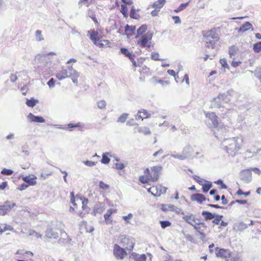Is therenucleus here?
<instances>
[{
	"mask_svg": "<svg viewBox=\"0 0 261 261\" xmlns=\"http://www.w3.org/2000/svg\"><path fill=\"white\" fill-rule=\"evenodd\" d=\"M201 214L206 221L213 219L215 218L214 215H213L212 213L207 211H202Z\"/></svg>",
	"mask_w": 261,
	"mask_h": 261,
	"instance_id": "32",
	"label": "nucleus"
},
{
	"mask_svg": "<svg viewBox=\"0 0 261 261\" xmlns=\"http://www.w3.org/2000/svg\"><path fill=\"white\" fill-rule=\"evenodd\" d=\"M228 223L227 222H225L224 221H223L222 219H221V221L220 222L219 225V228H222L223 227H225L228 225Z\"/></svg>",
	"mask_w": 261,
	"mask_h": 261,
	"instance_id": "54",
	"label": "nucleus"
},
{
	"mask_svg": "<svg viewBox=\"0 0 261 261\" xmlns=\"http://www.w3.org/2000/svg\"><path fill=\"white\" fill-rule=\"evenodd\" d=\"M252 28V24L249 22H246L244 24H243L238 30V32L239 33H242L245 31H247L250 30Z\"/></svg>",
	"mask_w": 261,
	"mask_h": 261,
	"instance_id": "26",
	"label": "nucleus"
},
{
	"mask_svg": "<svg viewBox=\"0 0 261 261\" xmlns=\"http://www.w3.org/2000/svg\"><path fill=\"white\" fill-rule=\"evenodd\" d=\"M126 249L120 247L118 244H115L113 249V254L117 259H122L127 255Z\"/></svg>",
	"mask_w": 261,
	"mask_h": 261,
	"instance_id": "10",
	"label": "nucleus"
},
{
	"mask_svg": "<svg viewBox=\"0 0 261 261\" xmlns=\"http://www.w3.org/2000/svg\"><path fill=\"white\" fill-rule=\"evenodd\" d=\"M256 77L261 80V67L257 68L256 70Z\"/></svg>",
	"mask_w": 261,
	"mask_h": 261,
	"instance_id": "63",
	"label": "nucleus"
},
{
	"mask_svg": "<svg viewBox=\"0 0 261 261\" xmlns=\"http://www.w3.org/2000/svg\"><path fill=\"white\" fill-rule=\"evenodd\" d=\"M36 37L38 41H41L43 40V37L42 35V32L40 30H37L36 32Z\"/></svg>",
	"mask_w": 261,
	"mask_h": 261,
	"instance_id": "52",
	"label": "nucleus"
},
{
	"mask_svg": "<svg viewBox=\"0 0 261 261\" xmlns=\"http://www.w3.org/2000/svg\"><path fill=\"white\" fill-rule=\"evenodd\" d=\"M11 210L10 205H0V215H5Z\"/></svg>",
	"mask_w": 261,
	"mask_h": 261,
	"instance_id": "29",
	"label": "nucleus"
},
{
	"mask_svg": "<svg viewBox=\"0 0 261 261\" xmlns=\"http://www.w3.org/2000/svg\"><path fill=\"white\" fill-rule=\"evenodd\" d=\"M79 77V73L74 69H73L72 66L69 67L68 77L71 78L73 83H77V79Z\"/></svg>",
	"mask_w": 261,
	"mask_h": 261,
	"instance_id": "20",
	"label": "nucleus"
},
{
	"mask_svg": "<svg viewBox=\"0 0 261 261\" xmlns=\"http://www.w3.org/2000/svg\"><path fill=\"white\" fill-rule=\"evenodd\" d=\"M150 116V114L147 110L145 109H141L138 111L136 118V119H141L142 120H143V119L149 118Z\"/></svg>",
	"mask_w": 261,
	"mask_h": 261,
	"instance_id": "22",
	"label": "nucleus"
},
{
	"mask_svg": "<svg viewBox=\"0 0 261 261\" xmlns=\"http://www.w3.org/2000/svg\"><path fill=\"white\" fill-rule=\"evenodd\" d=\"M128 114L123 113L118 119V122L120 123H124L127 119Z\"/></svg>",
	"mask_w": 261,
	"mask_h": 261,
	"instance_id": "46",
	"label": "nucleus"
},
{
	"mask_svg": "<svg viewBox=\"0 0 261 261\" xmlns=\"http://www.w3.org/2000/svg\"><path fill=\"white\" fill-rule=\"evenodd\" d=\"M81 226L84 227L86 232H91L94 230V227L88 225L86 221H82L81 223Z\"/></svg>",
	"mask_w": 261,
	"mask_h": 261,
	"instance_id": "33",
	"label": "nucleus"
},
{
	"mask_svg": "<svg viewBox=\"0 0 261 261\" xmlns=\"http://www.w3.org/2000/svg\"><path fill=\"white\" fill-rule=\"evenodd\" d=\"M70 196V201L72 205L70 206L69 211L75 212L81 218L84 217L86 213L83 211L87 212L88 209L87 205L89 202L88 199L80 197L78 195L74 196L73 192H71Z\"/></svg>",
	"mask_w": 261,
	"mask_h": 261,
	"instance_id": "1",
	"label": "nucleus"
},
{
	"mask_svg": "<svg viewBox=\"0 0 261 261\" xmlns=\"http://www.w3.org/2000/svg\"><path fill=\"white\" fill-rule=\"evenodd\" d=\"M241 64V62L240 61H232V62H231V66L233 67H237L238 66H239L240 64Z\"/></svg>",
	"mask_w": 261,
	"mask_h": 261,
	"instance_id": "60",
	"label": "nucleus"
},
{
	"mask_svg": "<svg viewBox=\"0 0 261 261\" xmlns=\"http://www.w3.org/2000/svg\"><path fill=\"white\" fill-rule=\"evenodd\" d=\"M101 162L105 164H108L110 162V159L109 158L108 153H103L102 154Z\"/></svg>",
	"mask_w": 261,
	"mask_h": 261,
	"instance_id": "40",
	"label": "nucleus"
},
{
	"mask_svg": "<svg viewBox=\"0 0 261 261\" xmlns=\"http://www.w3.org/2000/svg\"><path fill=\"white\" fill-rule=\"evenodd\" d=\"M166 0H158L152 4V8L158 9V10H160L164 6Z\"/></svg>",
	"mask_w": 261,
	"mask_h": 261,
	"instance_id": "31",
	"label": "nucleus"
},
{
	"mask_svg": "<svg viewBox=\"0 0 261 261\" xmlns=\"http://www.w3.org/2000/svg\"><path fill=\"white\" fill-rule=\"evenodd\" d=\"M147 191L154 196H159L164 192L163 188L160 185L152 186L147 188Z\"/></svg>",
	"mask_w": 261,
	"mask_h": 261,
	"instance_id": "14",
	"label": "nucleus"
},
{
	"mask_svg": "<svg viewBox=\"0 0 261 261\" xmlns=\"http://www.w3.org/2000/svg\"><path fill=\"white\" fill-rule=\"evenodd\" d=\"M11 226L6 224H2L0 226V233L5 232L6 230H10Z\"/></svg>",
	"mask_w": 261,
	"mask_h": 261,
	"instance_id": "45",
	"label": "nucleus"
},
{
	"mask_svg": "<svg viewBox=\"0 0 261 261\" xmlns=\"http://www.w3.org/2000/svg\"><path fill=\"white\" fill-rule=\"evenodd\" d=\"M134 132L135 133H139L145 135H147L151 133L150 130L148 127H141L139 126L138 124H136L134 128Z\"/></svg>",
	"mask_w": 261,
	"mask_h": 261,
	"instance_id": "21",
	"label": "nucleus"
},
{
	"mask_svg": "<svg viewBox=\"0 0 261 261\" xmlns=\"http://www.w3.org/2000/svg\"><path fill=\"white\" fill-rule=\"evenodd\" d=\"M55 84V81L53 78L51 79L48 82L47 85L49 86V87H51L54 86Z\"/></svg>",
	"mask_w": 261,
	"mask_h": 261,
	"instance_id": "61",
	"label": "nucleus"
},
{
	"mask_svg": "<svg viewBox=\"0 0 261 261\" xmlns=\"http://www.w3.org/2000/svg\"><path fill=\"white\" fill-rule=\"evenodd\" d=\"M160 224L162 228L163 229L171 225V223L168 221H162L160 222Z\"/></svg>",
	"mask_w": 261,
	"mask_h": 261,
	"instance_id": "50",
	"label": "nucleus"
},
{
	"mask_svg": "<svg viewBox=\"0 0 261 261\" xmlns=\"http://www.w3.org/2000/svg\"><path fill=\"white\" fill-rule=\"evenodd\" d=\"M120 244L125 249L128 251H132L135 245L134 239L125 236L120 237Z\"/></svg>",
	"mask_w": 261,
	"mask_h": 261,
	"instance_id": "8",
	"label": "nucleus"
},
{
	"mask_svg": "<svg viewBox=\"0 0 261 261\" xmlns=\"http://www.w3.org/2000/svg\"><path fill=\"white\" fill-rule=\"evenodd\" d=\"M22 179L27 183L29 186H35L37 184V177L33 174L23 176Z\"/></svg>",
	"mask_w": 261,
	"mask_h": 261,
	"instance_id": "17",
	"label": "nucleus"
},
{
	"mask_svg": "<svg viewBox=\"0 0 261 261\" xmlns=\"http://www.w3.org/2000/svg\"><path fill=\"white\" fill-rule=\"evenodd\" d=\"M120 12L123 14V16L127 18L128 16V9L126 5H121Z\"/></svg>",
	"mask_w": 261,
	"mask_h": 261,
	"instance_id": "39",
	"label": "nucleus"
},
{
	"mask_svg": "<svg viewBox=\"0 0 261 261\" xmlns=\"http://www.w3.org/2000/svg\"><path fill=\"white\" fill-rule=\"evenodd\" d=\"M81 126V124L80 123H69L67 125V128L69 130H72L73 128L74 127H80Z\"/></svg>",
	"mask_w": 261,
	"mask_h": 261,
	"instance_id": "43",
	"label": "nucleus"
},
{
	"mask_svg": "<svg viewBox=\"0 0 261 261\" xmlns=\"http://www.w3.org/2000/svg\"><path fill=\"white\" fill-rule=\"evenodd\" d=\"M28 118H29L30 120L32 122H39V123H43L45 122V120L42 117L36 116L34 115L32 113H30L29 115Z\"/></svg>",
	"mask_w": 261,
	"mask_h": 261,
	"instance_id": "25",
	"label": "nucleus"
},
{
	"mask_svg": "<svg viewBox=\"0 0 261 261\" xmlns=\"http://www.w3.org/2000/svg\"><path fill=\"white\" fill-rule=\"evenodd\" d=\"M253 48L254 52L259 53L261 51V42L254 44Z\"/></svg>",
	"mask_w": 261,
	"mask_h": 261,
	"instance_id": "41",
	"label": "nucleus"
},
{
	"mask_svg": "<svg viewBox=\"0 0 261 261\" xmlns=\"http://www.w3.org/2000/svg\"><path fill=\"white\" fill-rule=\"evenodd\" d=\"M193 227L195 230L196 234L201 239L204 240L205 239L207 226L205 223L202 222L201 221H198Z\"/></svg>",
	"mask_w": 261,
	"mask_h": 261,
	"instance_id": "7",
	"label": "nucleus"
},
{
	"mask_svg": "<svg viewBox=\"0 0 261 261\" xmlns=\"http://www.w3.org/2000/svg\"><path fill=\"white\" fill-rule=\"evenodd\" d=\"M168 128L172 132L177 130H184L185 129V126L180 121L175 122L174 124L170 125Z\"/></svg>",
	"mask_w": 261,
	"mask_h": 261,
	"instance_id": "19",
	"label": "nucleus"
},
{
	"mask_svg": "<svg viewBox=\"0 0 261 261\" xmlns=\"http://www.w3.org/2000/svg\"><path fill=\"white\" fill-rule=\"evenodd\" d=\"M146 256L145 254H141L138 258V261H146Z\"/></svg>",
	"mask_w": 261,
	"mask_h": 261,
	"instance_id": "64",
	"label": "nucleus"
},
{
	"mask_svg": "<svg viewBox=\"0 0 261 261\" xmlns=\"http://www.w3.org/2000/svg\"><path fill=\"white\" fill-rule=\"evenodd\" d=\"M238 51V48L234 45L230 46L229 48V55L230 57L231 58L232 56L236 55Z\"/></svg>",
	"mask_w": 261,
	"mask_h": 261,
	"instance_id": "38",
	"label": "nucleus"
},
{
	"mask_svg": "<svg viewBox=\"0 0 261 261\" xmlns=\"http://www.w3.org/2000/svg\"><path fill=\"white\" fill-rule=\"evenodd\" d=\"M147 30V25H141L137 31V35L136 36L135 38L136 39L138 38L139 37V36H141L142 35H143L144 33Z\"/></svg>",
	"mask_w": 261,
	"mask_h": 261,
	"instance_id": "34",
	"label": "nucleus"
},
{
	"mask_svg": "<svg viewBox=\"0 0 261 261\" xmlns=\"http://www.w3.org/2000/svg\"><path fill=\"white\" fill-rule=\"evenodd\" d=\"M189 2L181 4L177 9L174 10V12L177 13L185 9L189 5Z\"/></svg>",
	"mask_w": 261,
	"mask_h": 261,
	"instance_id": "42",
	"label": "nucleus"
},
{
	"mask_svg": "<svg viewBox=\"0 0 261 261\" xmlns=\"http://www.w3.org/2000/svg\"><path fill=\"white\" fill-rule=\"evenodd\" d=\"M84 163L88 166L92 167V166L95 165L96 164V162H92V161H84Z\"/></svg>",
	"mask_w": 261,
	"mask_h": 261,
	"instance_id": "56",
	"label": "nucleus"
},
{
	"mask_svg": "<svg viewBox=\"0 0 261 261\" xmlns=\"http://www.w3.org/2000/svg\"><path fill=\"white\" fill-rule=\"evenodd\" d=\"M182 219L193 227L198 222L201 221L200 216H197L193 214H189L183 216Z\"/></svg>",
	"mask_w": 261,
	"mask_h": 261,
	"instance_id": "12",
	"label": "nucleus"
},
{
	"mask_svg": "<svg viewBox=\"0 0 261 261\" xmlns=\"http://www.w3.org/2000/svg\"><path fill=\"white\" fill-rule=\"evenodd\" d=\"M79 5L82 6L84 5L86 7H89L90 5V3L89 2V0H80L79 2Z\"/></svg>",
	"mask_w": 261,
	"mask_h": 261,
	"instance_id": "55",
	"label": "nucleus"
},
{
	"mask_svg": "<svg viewBox=\"0 0 261 261\" xmlns=\"http://www.w3.org/2000/svg\"><path fill=\"white\" fill-rule=\"evenodd\" d=\"M218 185H220L221 186V189H226V186L223 182L221 180H218L216 182Z\"/></svg>",
	"mask_w": 261,
	"mask_h": 261,
	"instance_id": "59",
	"label": "nucleus"
},
{
	"mask_svg": "<svg viewBox=\"0 0 261 261\" xmlns=\"http://www.w3.org/2000/svg\"><path fill=\"white\" fill-rule=\"evenodd\" d=\"M165 205H163L162 206V210L164 211H166L167 210H174L175 206L174 205H168V208H166L165 206Z\"/></svg>",
	"mask_w": 261,
	"mask_h": 261,
	"instance_id": "58",
	"label": "nucleus"
},
{
	"mask_svg": "<svg viewBox=\"0 0 261 261\" xmlns=\"http://www.w3.org/2000/svg\"><path fill=\"white\" fill-rule=\"evenodd\" d=\"M219 28H213L210 30L202 32L203 41L206 48L214 49L220 40Z\"/></svg>",
	"mask_w": 261,
	"mask_h": 261,
	"instance_id": "3",
	"label": "nucleus"
},
{
	"mask_svg": "<svg viewBox=\"0 0 261 261\" xmlns=\"http://www.w3.org/2000/svg\"><path fill=\"white\" fill-rule=\"evenodd\" d=\"M136 27L126 24L125 27V35L127 38H129L135 34Z\"/></svg>",
	"mask_w": 261,
	"mask_h": 261,
	"instance_id": "23",
	"label": "nucleus"
},
{
	"mask_svg": "<svg viewBox=\"0 0 261 261\" xmlns=\"http://www.w3.org/2000/svg\"><path fill=\"white\" fill-rule=\"evenodd\" d=\"M162 170V167L161 166H154L150 168H146L144 170L143 175L139 176V181L144 184L156 182L159 178Z\"/></svg>",
	"mask_w": 261,
	"mask_h": 261,
	"instance_id": "2",
	"label": "nucleus"
},
{
	"mask_svg": "<svg viewBox=\"0 0 261 261\" xmlns=\"http://www.w3.org/2000/svg\"><path fill=\"white\" fill-rule=\"evenodd\" d=\"M121 53L125 57H127L129 60L133 59V57H135V55L130 53L127 48L122 47L120 48Z\"/></svg>",
	"mask_w": 261,
	"mask_h": 261,
	"instance_id": "30",
	"label": "nucleus"
},
{
	"mask_svg": "<svg viewBox=\"0 0 261 261\" xmlns=\"http://www.w3.org/2000/svg\"><path fill=\"white\" fill-rule=\"evenodd\" d=\"M215 254L217 257L228 260V258L231 256V252L228 249L220 248L216 247L215 248Z\"/></svg>",
	"mask_w": 261,
	"mask_h": 261,
	"instance_id": "9",
	"label": "nucleus"
},
{
	"mask_svg": "<svg viewBox=\"0 0 261 261\" xmlns=\"http://www.w3.org/2000/svg\"><path fill=\"white\" fill-rule=\"evenodd\" d=\"M69 67L70 66L66 68H62L61 70L56 74V77L59 80H62L68 77Z\"/></svg>",
	"mask_w": 261,
	"mask_h": 261,
	"instance_id": "16",
	"label": "nucleus"
},
{
	"mask_svg": "<svg viewBox=\"0 0 261 261\" xmlns=\"http://www.w3.org/2000/svg\"><path fill=\"white\" fill-rule=\"evenodd\" d=\"M240 175L241 180L246 182L250 181L252 179V173L249 169L242 170L240 173Z\"/></svg>",
	"mask_w": 261,
	"mask_h": 261,
	"instance_id": "15",
	"label": "nucleus"
},
{
	"mask_svg": "<svg viewBox=\"0 0 261 261\" xmlns=\"http://www.w3.org/2000/svg\"><path fill=\"white\" fill-rule=\"evenodd\" d=\"M223 217V216L220 215H217L216 216H215V218L213 219L212 221L213 224L214 225H219L220 222L221 221V219H222Z\"/></svg>",
	"mask_w": 261,
	"mask_h": 261,
	"instance_id": "37",
	"label": "nucleus"
},
{
	"mask_svg": "<svg viewBox=\"0 0 261 261\" xmlns=\"http://www.w3.org/2000/svg\"><path fill=\"white\" fill-rule=\"evenodd\" d=\"M13 171L11 169H8L6 168L3 169L1 171V173L3 175H11L13 174Z\"/></svg>",
	"mask_w": 261,
	"mask_h": 261,
	"instance_id": "47",
	"label": "nucleus"
},
{
	"mask_svg": "<svg viewBox=\"0 0 261 261\" xmlns=\"http://www.w3.org/2000/svg\"><path fill=\"white\" fill-rule=\"evenodd\" d=\"M152 38V34L149 32H147L138 38L139 39L137 40V43L142 48H150L151 46V41Z\"/></svg>",
	"mask_w": 261,
	"mask_h": 261,
	"instance_id": "6",
	"label": "nucleus"
},
{
	"mask_svg": "<svg viewBox=\"0 0 261 261\" xmlns=\"http://www.w3.org/2000/svg\"><path fill=\"white\" fill-rule=\"evenodd\" d=\"M114 212V211L110 208L108 210L107 212L104 215V218L107 224H109L112 223V220L110 219L112 214Z\"/></svg>",
	"mask_w": 261,
	"mask_h": 261,
	"instance_id": "27",
	"label": "nucleus"
},
{
	"mask_svg": "<svg viewBox=\"0 0 261 261\" xmlns=\"http://www.w3.org/2000/svg\"><path fill=\"white\" fill-rule=\"evenodd\" d=\"M202 187V190L204 193H207L212 186L211 182L208 181H204V182L201 185Z\"/></svg>",
	"mask_w": 261,
	"mask_h": 261,
	"instance_id": "35",
	"label": "nucleus"
},
{
	"mask_svg": "<svg viewBox=\"0 0 261 261\" xmlns=\"http://www.w3.org/2000/svg\"><path fill=\"white\" fill-rule=\"evenodd\" d=\"M88 33L90 35V39L95 45L99 47L109 45V40L105 39L103 36L99 35L98 32L94 29L90 30Z\"/></svg>",
	"mask_w": 261,
	"mask_h": 261,
	"instance_id": "5",
	"label": "nucleus"
},
{
	"mask_svg": "<svg viewBox=\"0 0 261 261\" xmlns=\"http://www.w3.org/2000/svg\"><path fill=\"white\" fill-rule=\"evenodd\" d=\"M243 140L239 138H233L229 140L226 146V150L229 155L235 156L243 146Z\"/></svg>",
	"mask_w": 261,
	"mask_h": 261,
	"instance_id": "4",
	"label": "nucleus"
},
{
	"mask_svg": "<svg viewBox=\"0 0 261 261\" xmlns=\"http://www.w3.org/2000/svg\"><path fill=\"white\" fill-rule=\"evenodd\" d=\"M194 179L195 180V181L198 182L200 185H201L204 182L205 180H204L203 179H202L201 178H200L199 176H195L194 177Z\"/></svg>",
	"mask_w": 261,
	"mask_h": 261,
	"instance_id": "53",
	"label": "nucleus"
},
{
	"mask_svg": "<svg viewBox=\"0 0 261 261\" xmlns=\"http://www.w3.org/2000/svg\"><path fill=\"white\" fill-rule=\"evenodd\" d=\"M249 169L250 170L251 172L253 171L254 173H256L257 174H258L259 175L261 174L260 170L257 168H256V167L250 168H249Z\"/></svg>",
	"mask_w": 261,
	"mask_h": 261,
	"instance_id": "57",
	"label": "nucleus"
},
{
	"mask_svg": "<svg viewBox=\"0 0 261 261\" xmlns=\"http://www.w3.org/2000/svg\"><path fill=\"white\" fill-rule=\"evenodd\" d=\"M205 117L211 121L212 125L209 126L210 128H218L219 125V118L214 112H207L205 113Z\"/></svg>",
	"mask_w": 261,
	"mask_h": 261,
	"instance_id": "11",
	"label": "nucleus"
},
{
	"mask_svg": "<svg viewBox=\"0 0 261 261\" xmlns=\"http://www.w3.org/2000/svg\"><path fill=\"white\" fill-rule=\"evenodd\" d=\"M190 199L192 201L201 204L205 201L206 198L202 194L196 193L192 194L190 197Z\"/></svg>",
	"mask_w": 261,
	"mask_h": 261,
	"instance_id": "18",
	"label": "nucleus"
},
{
	"mask_svg": "<svg viewBox=\"0 0 261 261\" xmlns=\"http://www.w3.org/2000/svg\"><path fill=\"white\" fill-rule=\"evenodd\" d=\"M220 63L223 68L224 69H229V66L225 58L220 59Z\"/></svg>",
	"mask_w": 261,
	"mask_h": 261,
	"instance_id": "44",
	"label": "nucleus"
},
{
	"mask_svg": "<svg viewBox=\"0 0 261 261\" xmlns=\"http://www.w3.org/2000/svg\"><path fill=\"white\" fill-rule=\"evenodd\" d=\"M45 236L48 238L57 239L58 238V232H56L53 228H48L45 232Z\"/></svg>",
	"mask_w": 261,
	"mask_h": 261,
	"instance_id": "24",
	"label": "nucleus"
},
{
	"mask_svg": "<svg viewBox=\"0 0 261 261\" xmlns=\"http://www.w3.org/2000/svg\"><path fill=\"white\" fill-rule=\"evenodd\" d=\"M133 217V215L132 214H129L127 216H124L123 217V219L126 221L127 222H128V220L131 219Z\"/></svg>",
	"mask_w": 261,
	"mask_h": 261,
	"instance_id": "62",
	"label": "nucleus"
},
{
	"mask_svg": "<svg viewBox=\"0 0 261 261\" xmlns=\"http://www.w3.org/2000/svg\"><path fill=\"white\" fill-rule=\"evenodd\" d=\"M97 106L100 109H105L106 107V102L104 100H101L97 102Z\"/></svg>",
	"mask_w": 261,
	"mask_h": 261,
	"instance_id": "48",
	"label": "nucleus"
},
{
	"mask_svg": "<svg viewBox=\"0 0 261 261\" xmlns=\"http://www.w3.org/2000/svg\"><path fill=\"white\" fill-rule=\"evenodd\" d=\"M151 58L155 61H159L160 60V55L158 53L153 52L151 54Z\"/></svg>",
	"mask_w": 261,
	"mask_h": 261,
	"instance_id": "51",
	"label": "nucleus"
},
{
	"mask_svg": "<svg viewBox=\"0 0 261 261\" xmlns=\"http://www.w3.org/2000/svg\"><path fill=\"white\" fill-rule=\"evenodd\" d=\"M38 103V100L35 99L33 98H31L30 99H27L26 101V105L29 107L33 108L34 107L37 103Z\"/></svg>",
	"mask_w": 261,
	"mask_h": 261,
	"instance_id": "36",
	"label": "nucleus"
},
{
	"mask_svg": "<svg viewBox=\"0 0 261 261\" xmlns=\"http://www.w3.org/2000/svg\"><path fill=\"white\" fill-rule=\"evenodd\" d=\"M139 9L136 10L134 6H133L130 9L129 16L132 18L138 19L140 18V15L139 14Z\"/></svg>",
	"mask_w": 261,
	"mask_h": 261,
	"instance_id": "28",
	"label": "nucleus"
},
{
	"mask_svg": "<svg viewBox=\"0 0 261 261\" xmlns=\"http://www.w3.org/2000/svg\"><path fill=\"white\" fill-rule=\"evenodd\" d=\"M99 186L100 189L104 190H108L109 188V185L102 181L99 182Z\"/></svg>",
	"mask_w": 261,
	"mask_h": 261,
	"instance_id": "49",
	"label": "nucleus"
},
{
	"mask_svg": "<svg viewBox=\"0 0 261 261\" xmlns=\"http://www.w3.org/2000/svg\"><path fill=\"white\" fill-rule=\"evenodd\" d=\"M216 103H220L218 105L219 107L222 106L221 104L226 103L230 101V95L228 93L220 94L217 97L214 99Z\"/></svg>",
	"mask_w": 261,
	"mask_h": 261,
	"instance_id": "13",
	"label": "nucleus"
}]
</instances>
